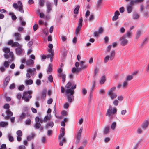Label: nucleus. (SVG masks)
Here are the masks:
<instances>
[{
  "instance_id": "obj_1",
  "label": "nucleus",
  "mask_w": 149,
  "mask_h": 149,
  "mask_svg": "<svg viewBox=\"0 0 149 149\" xmlns=\"http://www.w3.org/2000/svg\"><path fill=\"white\" fill-rule=\"evenodd\" d=\"M74 82H72V84L70 81L68 82L65 86V89L63 87H61V92L64 93L65 91L67 99L70 103L73 101L74 97V94L75 91L74 90L76 88V84H74Z\"/></svg>"
},
{
  "instance_id": "obj_2",
  "label": "nucleus",
  "mask_w": 149,
  "mask_h": 149,
  "mask_svg": "<svg viewBox=\"0 0 149 149\" xmlns=\"http://www.w3.org/2000/svg\"><path fill=\"white\" fill-rule=\"evenodd\" d=\"M117 111V109L116 108H113L112 111L110 109H109L107 111L106 115L108 116L110 119L112 120L115 117L114 114Z\"/></svg>"
},
{
  "instance_id": "obj_3",
  "label": "nucleus",
  "mask_w": 149,
  "mask_h": 149,
  "mask_svg": "<svg viewBox=\"0 0 149 149\" xmlns=\"http://www.w3.org/2000/svg\"><path fill=\"white\" fill-rule=\"evenodd\" d=\"M115 51L114 50L111 51L110 53V55H107L104 58V62L105 63H107L109 60H112L115 57Z\"/></svg>"
},
{
  "instance_id": "obj_4",
  "label": "nucleus",
  "mask_w": 149,
  "mask_h": 149,
  "mask_svg": "<svg viewBox=\"0 0 149 149\" xmlns=\"http://www.w3.org/2000/svg\"><path fill=\"white\" fill-rule=\"evenodd\" d=\"M120 44L122 46H125L128 43V40L126 38L125 36H122L119 39Z\"/></svg>"
},
{
  "instance_id": "obj_5",
  "label": "nucleus",
  "mask_w": 149,
  "mask_h": 149,
  "mask_svg": "<svg viewBox=\"0 0 149 149\" xmlns=\"http://www.w3.org/2000/svg\"><path fill=\"white\" fill-rule=\"evenodd\" d=\"M32 97V96L29 95L27 92H24L23 96L22 97V99L25 100L26 102H28L29 99Z\"/></svg>"
},
{
  "instance_id": "obj_6",
  "label": "nucleus",
  "mask_w": 149,
  "mask_h": 149,
  "mask_svg": "<svg viewBox=\"0 0 149 149\" xmlns=\"http://www.w3.org/2000/svg\"><path fill=\"white\" fill-rule=\"evenodd\" d=\"M17 54L19 55H23L24 53V50L22 48L21 45L15 49Z\"/></svg>"
},
{
  "instance_id": "obj_7",
  "label": "nucleus",
  "mask_w": 149,
  "mask_h": 149,
  "mask_svg": "<svg viewBox=\"0 0 149 149\" xmlns=\"http://www.w3.org/2000/svg\"><path fill=\"white\" fill-rule=\"evenodd\" d=\"M134 4H132L131 0L130 1V3L127 5V8L128 13H129L132 12V10L133 8V6Z\"/></svg>"
},
{
  "instance_id": "obj_8",
  "label": "nucleus",
  "mask_w": 149,
  "mask_h": 149,
  "mask_svg": "<svg viewBox=\"0 0 149 149\" xmlns=\"http://www.w3.org/2000/svg\"><path fill=\"white\" fill-rule=\"evenodd\" d=\"M10 76H8L4 80L3 84L4 88H5L6 86L9 83V82L10 79Z\"/></svg>"
},
{
  "instance_id": "obj_9",
  "label": "nucleus",
  "mask_w": 149,
  "mask_h": 149,
  "mask_svg": "<svg viewBox=\"0 0 149 149\" xmlns=\"http://www.w3.org/2000/svg\"><path fill=\"white\" fill-rule=\"evenodd\" d=\"M65 129L64 128H61L60 130V134L58 136V139H61V138L63 137L65 134Z\"/></svg>"
},
{
  "instance_id": "obj_10",
  "label": "nucleus",
  "mask_w": 149,
  "mask_h": 149,
  "mask_svg": "<svg viewBox=\"0 0 149 149\" xmlns=\"http://www.w3.org/2000/svg\"><path fill=\"white\" fill-rule=\"evenodd\" d=\"M103 31V29L102 27H100L97 31H95L94 33V35L95 36H97L98 34L102 33Z\"/></svg>"
},
{
  "instance_id": "obj_11",
  "label": "nucleus",
  "mask_w": 149,
  "mask_h": 149,
  "mask_svg": "<svg viewBox=\"0 0 149 149\" xmlns=\"http://www.w3.org/2000/svg\"><path fill=\"white\" fill-rule=\"evenodd\" d=\"M27 71L29 74L30 73L32 76H33L35 73V72H36V69L33 68L32 69L29 68L27 70Z\"/></svg>"
},
{
  "instance_id": "obj_12",
  "label": "nucleus",
  "mask_w": 149,
  "mask_h": 149,
  "mask_svg": "<svg viewBox=\"0 0 149 149\" xmlns=\"http://www.w3.org/2000/svg\"><path fill=\"white\" fill-rule=\"evenodd\" d=\"M96 81L95 78H94L92 82V86L90 90V93H92L93 92L94 90L95 86V84L96 83Z\"/></svg>"
},
{
  "instance_id": "obj_13",
  "label": "nucleus",
  "mask_w": 149,
  "mask_h": 149,
  "mask_svg": "<svg viewBox=\"0 0 149 149\" xmlns=\"http://www.w3.org/2000/svg\"><path fill=\"white\" fill-rule=\"evenodd\" d=\"M103 0H98L96 3V8L97 10L101 8Z\"/></svg>"
},
{
  "instance_id": "obj_14",
  "label": "nucleus",
  "mask_w": 149,
  "mask_h": 149,
  "mask_svg": "<svg viewBox=\"0 0 149 149\" xmlns=\"http://www.w3.org/2000/svg\"><path fill=\"white\" fill-rule=\"evenodd\" d=\"M51 3L49 2H47L46 3V6L47 8V13H49L50 11L52 10L51 8Z\"/></svg>"
},
{
  "instance_id": "obj_15",
  "label": "nucleus",
  "mask_w": 149,
  "mask_h": 149,
  "mask_svg": "<svg viewBox=\"0 0 149 149\" xmlns=\"http://www.w3.org/2000/svg\"><path fill=\"white\" fill-rule=\"evenodd\" d=\"M26 114V113L24 112L22 113L19 116L18 120L22 122L23 119L25 118Z\"/></svg>"
},
{
  "instance_id": "obj_16",
  "label": "nucleus",
  "mask_w": 149,
  "mask_h": 149,
  "mask_svg": "<svg viewBox=\"0 0 149 149\" xmlns=\"http://www.w3.org/2000/svg\"><path fill=\"white\" fill-rule=\"evenodd\" d=\"M14 36H15V40L16 41H18L20 40L21 39L20 38L21 35L19 33H16L14 35Z\"/></svg>"
},
{
  "instance_id": "obj_17",
  "label": "nucleus",
  "mask_w": 149,
  "mask_h": 149,
  "mask_svg": "<svg viewBox=\"0 0 149 149\" xmlns=\"http://www.w3.org/2000/svg\"><path fill=\"white\" fill-rule=\"evenodd\" d=\"M34 63V61L31 59L26 61V64L28 66H32Z\"/></svg>"
},
{
  "instance_id": "obj_18",
  "label": "nucleus",
  "mask_w": 149,
  "mask_h": 149,
  "mask_svg": "<svg viewBox=\"0 0 149 149\" xmlns=\"http://www.w3.org/2000/svg\"><path fill=\"white\" fill-rule=\"evenodd\" d=\"M47 91L46 89H44L41 92V99H44L45 98Z\"/></svg>"
},
{
  "instance_id": "obj_19",
  "label": "nucleus",
  "mask_w": 149,
  "mask_h": 149,
  "mask_svg": "<svg viewBox=\"0 0 149 149\" xmlns=\"http://www.w3.org/2000/svg\"><path fill=\"white\" fill-rule=\"evenodd\" d=\"M149 124V122L148 120L144 122L142 124V127L143 128L145 129L147 128Z\"/></svg>"
},
{
  "instance_id": "obj_20",
  "label": "nucleus",
  "mask_w": 149,
  "mask_h": 149,
  "mask_svg": "<svg viewBox=\"0 0 149 149\" xmlns=\"http://www.w3.org/2000/svg\"><path fill=\"white\" fill-rule=\"evenodd\" d=\"M132 35V31H127L125 34L123 36H125V38L127 37L129 38L131 37Z\"/></svg>"
},
{
  "instance_id": "obj_21",
  "label": "nucleus",
  "mask_w": 149,
  "mask_h": 149,
  "mask_svg": "<svg viewBox=\"0 0 149 149\" xmlns=\"http://www.w3.org/2000/svg\"><path fill=\"white\" fill-rule=\"evenodd\" d=\"M109 132V126H107L105 127L104 130V134H107Z\"/></svg>"
},
{
  "instance_id": "obj_22",
  "label": "nucleus",
  "mask_w": 149,
  "mask_h": 149,
  "mask_svg": "<svg viewBox=\"0 0 149 149\" xmlns=\"http://www.w3.org/2000/svg\"><path fill=\"white\" fill-rule=\"evenodd\" d=\"M8 123L7 122L2 121L0 122V127H4L8 125Z\"/></svg>"
},
{
  "instance_id": "obj_23",
  "label": "nucleus",
  "mask_w": 149,
  "mask_h": 149,
  "mask_svg": "<svg viewBox=\"0 0 149 149\" xmlns=\"http://www.w3.org/2000/svg\"><path fill=\"white\" fill-rule=\"evenodd\" d=\"M51 119V116L49 114H48L47 116H46L44 117L43 121L45 122H47L48 120H49Z\"/></svg>"
},
{
  "instance_id": "obj_24",
  "label": "nucleus",
  "mask_w": 149,
  "mask_h": 149,
  "mask_svg": "<svg viewBox=\"0 0 149 149\" xmlns=\"http://www.w3.org/2000/svg\"><path fill=\"white\" fill-rule=\"evenodd\" d=\"M9 15L11 16L12 19L13 20H15L17 19L16 16L12 12H10L9 13Z\"/></svg>"
},
{
  "instance_id": "obj_25",
  "label": "nucleus",
  "mask_w": 149,
  "mask_h": 149,
  "mask_svg": "<svg viewBox=\"0 0 149 149\" xmlns=\"http://www.w3.org/2000/svg\"><path fill=\"white\" fill-rule=\"evenodd\" d=\"M84 62L82 61H81L80 62V66L83 69H84L87 68L88 65H84L83 63Z\"/></svg>"
},
{
  "instance_id": "obj_26",
  "label": "nucleus",
  "mask_w": 149,
  "mask_h": 149,
  "mask_svg": "<svg viewBox=\"0 0 149 149\" xmlns=\"http://www.w3.org/2000/svg\"><path fill=\"white\" fill-rule=\"evenodd\" d=\"M83 22V18L82 17H81L79 18L78 21V26L79 27H82Z\"/></svg>"
},
{
  "instance_id": "obj_27",
  "label": "nucleus",
  "mask_w": 149,
  "mask_h": 149,
  "mask_svg": "<svg viewBox=\"0 0 149 149\" xmlns=\"http://www.w3.org/2000/svg\"><path fill=\"white\" fill-rule=\"evenodd\" d=\"M106 81L105 77L104 76H103L102 77L100 81V84H103Z\"/></svg>"
},
{
  "instance_id": "obj_28",
  "label": "nucleus",
  "mask_w": 149,
  "mask_h": 149,
  "mask_svg": "<svg viewBox=\"0 0 149 149\" xmlns=\"http://www.w3.org/2000/svg\"><path fill=\"white\" fill-rule=\"evenodd\" d=\"M112 100H113L117 97V95L116 94L114 93H111V94H108Z\"/></svg>"
},
{
  "instance_id": "obj_29",
  "label": "nucleus",
  "mask_w": 149,
  "mask_h": 149,
  "mask_svg": "<svg viewBox=\"0 0 149 149\" xmlns=\"http://www.w3.org/2000/svg\"><path fill=\"white\" fill-rule=\"evenodd\" d=\"M132 4H136L143 1L144 0H131Z\"/></svg>"
},
{
  "instance_id": "obj_30",
  "label": "nucleus",
  "mask_w": 149,
  "mask_h": 149,
  "mask_svg": "<svg viewBox=\"0 0 149 149\" xmlns=\"http://www.w3.org/2000/svg\"><path fill=\"white\" fill-rule=\"evenodd\" d=\"M116 88L114 87L111 88L107 92L108 94H111V93H114V91L115 90Z\"/></svg>"
},
{
  "instance_id": "obj_31",
  "label": "nucleus",
  "mask_w": 149,
  "mask_h": 149,
  "mask_svg": "<svg viewBox=\"0 0 149 149\" xmlns=\"http://www.w3.org/2000/svg\"><path fill=\"white\" fill-rule=\"evenodd\" d=\"M8 138L9 141L10 142H13L14 141V139L10 133H8Z\"/></svg>"
},
{
  "instance_id": "obj_32",
  "label": "nucleus",
  "mask_w": 149,
  "mask_h": 149,
  "mask_svg": "<svg viewBox=\"0 0 149 149\" xmlns=\"http://www.w3.org/2000/svg\"><path fill=\"white\" fill-rule=\"evenodd\" d=\"M141 31L140 30H138L136 32V38L138 39L141 36Z\"/></svg>"
},
{
  "instance_id": "obj_33",
  "label": "nucleus",
  "mask_w": 149,
  "mask_h": 149,
  "mask_svg": "<svg viewBox=\"0 0 149 149\" xmlns=\"http://www.w3.org/2000/svg\"><path fill=\"white\" fill-rule=\"evenodd\" d=\"M79 8L80 6L79 5L77 6L76 7L74 11V13L75 14H77L78 13Z\"/></svg>"
},
{
  "instance_id": "obj_34",
  "label": "nucleus",
  "mask_w": 149,
  "mask_h": 149,
  "mask_svg": "<svg viewBox=\"0 0 149 149\" xmlns=\"http://www.w3.org/2000/svg\"><path fill=\"white\" fill-rule=\"evenodd\" d=\"M81 136L76 135V140L75 141V143L76 144H78L80 142Z\"/></svg>"
},
{
  "instance_id": "obj_35",
  "label": "nucleus",
  "mask_w": 149,
  "mask_h": 149,
  "mask_svg": "<svg viewBox=\"0 0 149 149\" xmlns=\"http://www.w3.org/2000/svg\"><path fill=\"white\" fill-rule=\"evenodd\" d=\"M23 19V18L22 17H19V20L22 26H25L26 24V22L23 21L22 20Z\"/></svg>"
},
{
  "instance_id": "obj_36",
  "label": "nucleus",
  "mask_w": 149,
  "mask_h": 149,
  "mask_svg": "<svg viewBox=\"0 0 149 149\" xmlns=\"http://www.w3.org/2000/svg\"><path fill=\"white\" fill-rule=\"evenodd\" d=\"M54 125V123L53 121H51L49 123L47 124L46 126V128H47L49 127V126H50L52 127Z\"/></svg>"
},
{
  "instance_id": "obj_37",
  "label": "nucleus",
  "mask_w": 149,
  "mask_h": 149,
  "mask_svg": "<svg viewBox=\"0 0 149 149\" xmlns=\"http://www.w3.org/2000/svg\"><path fill=\"white\" fill-rule=\"evenodd\" d=\"M116 126V122H113L111 125V128L112 130H114Z\"/></svg>"
},
{
  "instance_id": "obj_38",
  "label": "nucleus",
  "mask_w": 149,
  "mask_h": 149,
  "mask_svg": "<svg viewBox=\"0 0 149 149\" xmlns=\"http://www.w3.org/2000/svg\"><path fill=\"white\" fill-rule=\"evenodd\" d=\"M52 65L50 64L49 66L48 70L47 71V73L49 74V72H50L52 71Z\"/></svg>"
},
{
  "instance_id": "obj_39",
  "label": "nucleus",
  "mask_w": 149,
  "mask_h": 149,
  "mask_svg": "<svg viewBox=\"0 0 149 149\" xmlns=\"http://www.w3.org/2000/svg\"><path fill=\"white\" fill-rule=\"evenodd\" d=\"M6 113L8 116H11L13 115V113L10 110L6 111Z\"/></svg>"
},
{
  "instance_id": "obj_40",
  "label": "nucleus",
  "mask_w": 149,
  "mask_h": 149,
  "mask_svg": "<svg viewBox=\"0 0 149 149\" xmlns=\"http://www.w3.org/2000/svg\"><path fill=\"white\" fill-rule=\"evenodd\" d=\"M45 2V0H39V4L42 7H43L44 6Z\"/></svg>"
},
{
  "instance_id": "obj_41",
  "label": "nucleus",
  "mask_w": 149,
  "mask_h": 149,
  "mask_svg": "<svg viewBox=\"0 0 149 149\" xmlns=\"http://www.w3.org/2000/svg\"><path fill=\"white\" fill-rule=\"evenodd\" d=\"M99 70V69L96 67L94 68V76L97 74Z\"/></svg>"
},
{
  "instance_id": "obj_42",
  "label": "nucleus",
  "mask_w": 149,
  "mask_h": 149,
  "mask_svg": "<svg viewBox=\"0 0 149 149\" xmlns=\"http://www.w3.org/2000/svg\"><path fill=\"white\" fill-rule=\"evenodd\" d=\"M41 124L40 123H36L34 127L36 129H39L41 127Z\"/></svg>"
},
{
  "instance_id": "obj_43",
  "label": "nucleus",
  "mask_w": 149,
  "mask_h": 149,
  "mask_svg": "<svg viewBox=\"0 0 149 149\" xmlns=\"http://www.w3.org/2000/svg\"><path fill=\"white\" fill-rule=\"evenodd\" d=\"M20 44L17 42H13V44L12 45V47H19L20 46Z\"/></svg>"
},
{
  "instance_id": "obj_44",
  "label": "nucleus",
  "mask_w": 149,
  "mask_h": 149,
  "mask_svg": "<svg viewBox=\"0 0 149 149\" xmlns=\"http://www.w3.org/2000/svg\"><path fill=\"white\" fill-rule=\"evenodd\" d=\"M139 17V15L137 13H134L133 15V18L134 19H137Z\"/></svg>"
},
{
  "instance_id": "obj_45",
  "label": "nucleus",
  "mask_w": 149,
  "mask_h": 149,
  "mask_svg": "<svg viewBox=\"0 0 149 149\" xmlns=\"http://www.w3.org/2000/svg\"><path fill=\"white\" fill-rule=\"evenodd\" d=\"M33 83V81L31 79H29L26 81V84L27 85H31Z\"/></svg>"
},
{
  "instance_id": "obj_46",
  "label": "nucleus",
  "mask_w": 149,
  "mask_h": 149,
  "mask_svg": "<svg viewBox=\"0 0 149 149\" xmlns=\"http://www.w3.org/2000/svg\"><path fill=\"white\" fill-rule=\"evenodd\" d=\"M81 27H79L78 26L76 29L75 31V34L76 36L78 35V34L79 33V32L81 29Z\"/></svg>"
},
{
  "instance_id": "obj_47",
  "label": "nucleus",
  "mask_w": 149,
  "mask_h": 149,
  "mask_svg": "<svg viewBox=\"0 0 149 149\" xmlns=\"http://www.w3.org/2000/svg\"><path fill=\"white\" fill-rule=\"evenodd\" d=\"M94 18V16L93 13L91 14L89 19V20L90 21H93Z\"/></svg>"
},
{
  "instance_id": "obj_48",
  "label": "nucleus",
  "mask_w": 149,
  "mask_h": 149,
  "mask_svg": "<svg viewBox=\"0 0 149 149\" xmlns=\"http://www.w3.org/2000/svg\"><path fill=\"white\" fill-rule=\"evenodd\" d=\"M61 52L63 56H66L67 55V51L66 49H65V47L64 48V51H61Z\"/></svg>"
},
{
  "instance_id": "obj_49",
  "label": "nucleus",
  "mask_w": 149,
  "mask_h": 149,
  "mask_svg": "<svg viewBox=\"0 0 149 149\" xmlns=\"http://www.w3.org/2000/svg\"><path fill=\"white\" fill-rule=\"evenodd\" d=\"M3 50L4 52L7 54L9 53L10 52V49L8 48H4Z\"/></svg>"
},
{
  "instance_id": "obj_50",
  "label": "nucleus",
  "mask_w": 149,
  "mask_h": 149,
  "mask_svg": "<svg viewBox=\"0 0 149 149\" xmlns=\"http://www.w3.org/2000/svg\"><path fill=\"white\" fill-rule=\"evenodd\" d=\"M143 15L144 17L146 18H148L149 16V14L148 11H145L143 13Z\"/></svg>"
},
{
  "instance_id": "obj_51",
  "label": "nucleus",
  "mask_w": 149,
  "mask_h": 149,
  "mask_svg": "<svg viewBox=\"0 0 149 149\" xmlns=\"http://www.w3.org/2000/svg\"><path fill=\"white\" fill-rule=\"evenodd\" d=\"M25 124L26 125H29L31 124V120L30 119L26 120L25 122Z\"/></svg>"
},
{
  "instance_id": "obj_52",
  "label": "nucleus",
  "mask_w": 149,
  "mask_h": 149,
  "mask_svg": "<svg viewBox=\"0 0 149 149\" xmlns=\"http://www.w3.org/2000/svg\"><path fill=\"white\" fill-rule=\"evenodd\" d=\"M35 136V134H32V136H29L27 137V139L28 141H30Z\"/></svg>"
},
{
  "instance_id": "obj_53",
  "label": "nucleus",
  "mask_w": 149,
  "mask_h": 149,
  "mask_svg": "<svg viewBox=\"0 0 149 149\" xmlns=\"http://www.w3.org/2000/svg\"><path fill=\"white\" fill-rule=\"evenodd\" d=\"M48 79L50 82H52L53 81V78L52 75H49L48 77Z\"/></svg>"
},
{
  "instance_id": "obj_54",
  "label": "nucleus",
  "mask_w": 149,
  "mask_h": 149,
  "mask_svg": "<svg viewBox=\"0 0 149 149\" xmlns=\"http://www.w3.org/2000/svg\"><path fill=\"white\" fill-rule=\"evenodd\" d=\"M93 99V95L92 93H90L89 97L88 100L90 102H91Z\"/></svg>"
},
{
  "instance_id": "obj_55",
  "label": "nucleus",
  "mask_w": 149,
  "mask_h": 149,
  "mask_svg": "<svg viewBox=\"0 0 149 149\" xmlns=\"http://www.w3.org/2000/svg\"><path fill=\"white\" fill-rule=\"evenodd\" d=\"M17 135L19 136H21L22 135V132L20 130H18L17 132Z\"/></svg>"
},
{
  "instance_id": "obj_56",
  "label": "nucleus",
  "mask_w": 149,
  "mask_h": 149,
  "mask_svg": "<svg viewBox=\"0 0 149 149\" xmlns=\"http://www.w3.org/2000/svg\"><path fill=\"white\" fill-rule=\"evenodd\" d=\"M19 11L22 13H24V10H23V6H20L19 7Z\"/></svg>"
},
{
  "instance_id": "obj_57",
  "label": "nucleus",
  "mask_w": 149,
  "mask_h": 149,
  "mask_svg": "<svg viewBox=\"0 0 149 149\" xmlns=\"http://www.w3.org/2000/svg\"><path fill=\"white\" fill-rule=\"evenodd\" d=\"M4 66L6 68H8L9 66V63L8 61H6L4 62L3 64Z\"/></svg>"
},
{
  "instance_id": "obj_58",
  "label": "nucleus",
  "mask_w": 149,
  "mask_h": 149,
  "mask_svg": "<svg viewBox=\"0 0 149 149\" xmlns=\"http://www.w3.org/2000/svg\"><path fill=\"white\" fill-rule=\"evenodd\" d=\"M15 88V85L14 83H12L9 86V88L10 89H14Z\"/></svg>"
},
{
  "instance_id": "obj_59",
  "label": "nucleus",
  "mask_w": 149,
  "mask_h": 149,
  "mask_svg": "<svg viewBox=\"0 0 149 149\" xmlns=\"http://www.w3.org/2000/svg\"><path fill=\"white\" fill-rule=\"evenodd\" d=\"M133 78L132 76L131 75H129L127 76L126 78V80H125L127 81H130Z\"/></svg>"
},
{
  "instance_id": "obj_60",
  "label": "nucleus",
  "mask_w": 149,
  "mask_h": 149,
  "mask_svg": "<svg viewBox=\"0 0 149 149\" xmlns=\"http://www.w3.org/2000/svg\"><path fill=\"white\" fill-rule=\"evenodd\" d=\"M82 93L83 95H85L87 93V90L85 88H83L82 90Z\"/></svg>"
},
{
  "instance_id": "obj_61",
  "label": "nucleus",
  "mask_w": 149,
  "mask_h": 149,
  "mask_svg": "<svg viewBox=\"0 0 149 149\" xmlns=\"http://www.w3.org/2000/svg\"><path fill=\"white\" fill-rule=\"evenodd\" d=\"M24 88V86L23 85H20L18 87V89L20 91H23Z\"/></svg>"
},
{
  "instance_id": "obj_62",
  "label": "nucleus",
  "mask_w": 149,
  "mask_h": 149,
  "mask_svg": "<svg viewBox=\"0 0 149 149\" xmlns=\"http://www.w3.org/2000/svg\"><path fill=\"white\" fill-rule=\"evenodd\" d=\"M63 17V15H61L59 17H58L57 18V22L58 23H60L61 22V19Z\"/></svg>"
},
{
  "instance_id": "obj_63",
  "label": "nucleus",
  "mask_w": 149,
  "mask_h": 149,
  "mask_svg": "<svg viewBox=\"0 0 149 149\" xmlns=\"http://www.w3.org/2000/svg\"><path fill=\"white\" fill-rule=\"evenodd\" d=\"M125 31V29L123 27H121L120 30V32L121 33H124Z\"/></svg>"
},
{
  "instance_id": "obj_64",
  "label": "nucleus",
  "mask_w": 149,
  "mask_h": 149,
  "mask_svg": "<svg viewBox=\"0 0 149 149\" xmlns=\"http://www.w3.org/2000/svg\"><path fill=\"white\" fill-rule=\"evenodd\" d=\"M9 104H6L4 106V108L7 109L8 110H9Z\"/></svg>"
}]
</instances>
